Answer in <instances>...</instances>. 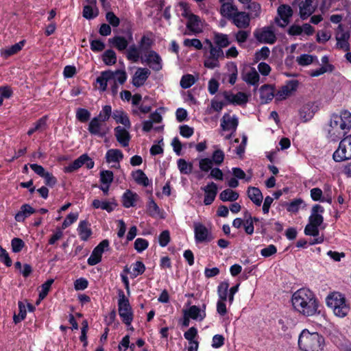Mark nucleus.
<instances>
[{
	"label": "nucleus",
	"mask_w": 351,
	"mask_h": 351,
	"mask_svg": "<svg viewBox=\"0 0 351 351\" xmlns=\"http://www.w3.org/2000/svg\"><path fill=\"white\" fill-rule=\"evenodd\" d=\"M291 302L294 309L306 317L319 313V302L313 292L308 289L296 291L292 295Z\"/></svg>",
	"instance_id": "1"
},
{
	"label": "nucleus",
	"mask_w": 351,
	"mask_h": 351,
	"mask_svg": "<svg viewBox=\"0 0 351 351\" xmlns=\"http://www.w3.org/2000/svg\"><path fill=\"white\" fill-rule=\"evenodd\" d=\"M351 128V113L343 110L340 114H333L327 125V137L335 141L344 136Z\"/></svg>",
	"instance_id": "2"
},
{
	"label": "nucleus",
	"mask_w": 351,
	"mask_h": 351,
	"mask_svg": "<svg viewBox=\"0 0 351 351\" xmlns=\"http://www.w3.org/2000/svg\"><path fill=\"white\" fill-rule=\"evenodd\" d=\"M298 346L302 351H322L325 340L318 332H310L304 329L299 336Z\"/></svg>",
	"instance_id": "3"
},
{
	"label": "nucleus",
	"mask_w": 351,
	"mask_h": 351,
	"mask_svg": "<svg viewBox=\"0 0 351 351\" xmlns=\"http://www.w3.org/2000/svg\"><path fill=\"white\" fill-rule=\"evenodd\" d=\"M110 118V106H105L97 117L93 118L88 125V131L99 136H104L108 130L106 121Z\"/></svg>",
	"instance_id": "4"
},
{
	"label": "nucleus",
	"mask_w": 351,
	"mask_h": 351,
	"mask_svg": "<svg viewBox=\"0 0 351 351\" xmlns=\"http://www.w3.org/2000/svg\"><path fill=\"white\" fill-rule=\"evenodd\" d=\"M326 304L333 309L335 315L340 317H345L350 311V306L346 304L344 295L338 292L329 295L326 298Z\"/></svg>",
	"instance_id": "5"
},
{
	"label": "nucleus",
	"mask_w": 351,
	"mask_h": 351,
	"mask_svg": "<svg viewBox=\"0 0 351 351\" xmlns=\"http://www.w3.org/2000/svg\"><path fill=\"white\" fill-rule=\"evenodd\" d=\"M336 162L351 159V135L343 138L339 143L338 149L332 155Z\"/></svg>",
	"instance_id": "6"
},
{
	"label": "nucleus",
	"mask_w": 351,
	"mask_h": 351,
	"mask_svg": "<svg viewBox=\"0 0 351 351\" xmlns=\"http://www.w3.org/2000/svg\"><path fill=\"white\" fill-rule=\"evenodd\" d=\"M350 37V32L348 31H344L343 25L339 24L335 32L337 48L343 49L344 51H348L350 50V44L348 42Z\"/></svg>",
	"instance_id": "7"
},
{
	"label": "nucleus",
	"mask_w": 351,
	"mask_h": 351,
	"mask_svg": "<svg viewBox=\"0 0 351 351\" xmlns=\"http://www.w3.org/2000/svg\"><path fill=\"white\" fill-rule=\"evenodd\" d=\"M195 240L198 243H208L213 240L214 237L210 231L202 223L194 224Z\"/></svg>",
	"instance_id": "8"
},
{
	"label": "nucleus",
	"mask_w": 351,
	"mask_h": 351,
	"mask_svg": "<svg viewBox=\"0 0 351 351\" xmlns=\"http://www.w3.org/2000/svg\"><path fill=\"white\" fill-rule=\"evenodd\" d=\"M254 37L261 43L274 44L276 36L271 27H265L254 32Z\"/></svg>",
	"instance_id": "9"
},
{
	"label": "nucleus",
	"mask_w": 351,
	"mask_h": 351,
	"mask_svg": "<svg viewBox=\"0 0 351 351\" xmlns=\"http://www.w3.org/2000/svg\"><path fill=\"white\" fill-rule=\"evenodd\" d=\"M299 85V82L296 80H289L287 84L282 86L276 93V100L282 101L285 99L288 96L296 90Z\"/></svg>",
	"instance_id": "10"
},
{
	"label": "nucleus",
	"mask_w": 351,
	"mask_h": 351,
	"mask_svg": "<svg viewBox=\"0 0 351 351\" xmlns=\"http://www.w3.org/2000/svg\"><path fill=\"white\" fill-rule=\"evenodd\" d=\"M109 245L108 240L102 241L93 251L91 255L88 258V264L89 265H95L101 261V255L104 250Z\"/></svg>",
	"instance_id": "11"
},
{
	"label": "nucleus",
	"mask_w": 351,
	"mask_h": 351,
	"mask_svg": "<svg viewBox=\"0 0 351 351\" xmlns=\"http://www.w3.org/2000/svg\"><path fill=\"white\" fill-rule=\"evenodd\" d=\"M202 189L204 191V204L206 206L212 204L217 194V185L211 182Z\"/></svg>",
	"instance_id": "12"
},
{
	"label": "nucleus",
	"mask_w": 351,
	"mask_h": 351,
	"mask_svg": "<svg viewBox=\"0 0 351 351\" xmlns=\"http://www.w3.org/2000/svg\"><path fill=\"white\" fill-rule=\"evenodd\" d=\"M145 62L154 71H159L162 68V58L160 55L154 50L149 51Z\"/></svg>",
	"instance_id": "13"
},
{
	"label": "nucleus",
	"mask_w": 351,
	"mask_h": 351,
	"mask_svg": "<svg viewBox=\"0 0 351 351\" xmlns=\"http://www.w3.org/2000/svg\"><path fill=\"white\" fill-rule=\"evenodd\" d=\"M130 128L117 126L114 128V136L118 143L123 147H128L131 138L129 133Z\"/></svg>",
	"instance_id": "14"
},
{
	"label": "nucleus",
	"mask_w": 351,
	"mask_h": 351,
	"mask_svg": "<svg viewBox=\"0 0 351 351\" xmlns=\"http://www.w3.org/2000/svg\"><path fill=\"white\" fill-rule=\"evenodd\" d=\"M150 73V71L147 68H138L132 77L133 86L137 88L143 86Z\"/></svg>",
	"instance_id": "15"
},
{
	"label": "nucleus",
	"mask_w": 351,
	"mask_h": 351,
	"mask_svg": "<svg viewBox=\"0 0 351 351\" xmlns=\"http://www.w3.org/2000/svg\"><path fill=\"white\" fill-rule=\"evenodd\" d=\"M261 104H268L276 97L275 87L271 84H264L259 89Z\"/></svg>",
	"instance_id": "16"
},
{
	"label": "nucleus",
	"mask_w": 351,
	"mask_h": 351,
	"mask_svg": "<svg viewBox=\"0 0 351 351\" xmlns=\"http://www.w3.org/2000/svg\"><path fill=\"white\" fill-rule=\"evenodd\" d=\"M118 313L123 323L126 326L131 325L134 319V314L130 304L129 305L119 306L118 307Z\"/></svg>",
	"instance_id": "17"
},
{
	"label": "nucleus",
	"mask_w": 351,
	"mask_h": 351,
	"mask_svg": "<svg viewBox=\"0 0 351 351\" xmlns=\"http://www.w3.org/2000/svg\"><path fill=\"white\" fill-rule=\"evenodd\" d=\"M232 20L233 24L238 28L244 29L250 25V14L245 12H237Z\"/></svg>",
	"instance_id": "18"
},
{
	"label": "nucleus",
	"mask_w": 351,
	"mask_h": 351,
	"mask_svg": "<svg viewBox=\"0 0 351 351\" xmlns=\"http://www.w3.org/2000/svg\"><path fill=\"white\" fill-rule=\"evenodd\" d=\"M238 124V119L235 116L231 117L230 114L227 113L223 116L221 120V127L224 131L232 130L235 132Z\"/></svg>",
	"instance_id": "19"
},
{
	"label": "nucleus",
	"mask_w": 351,
	"mask_h": 351,
	"mask_svg": "<svg viewBox=\"0 0 351 351\" xmlns=\"http://www.w3.org/2000/svg\"><path fill=\"white\" fill-rule=\"evenodd\" d=\"M202 310L195 305L189 307L188 310L184 311V314L189 315L191 319L199 321L203 320L206 317V304H203Z\"/></svg>",
	"instance_id": "20"
},
{
	"label": "nucleus",
	"mask_w": 351,
	"mask_h": 351,
	"mask_svg": "<svg viewBox=\"0 0 351 351\" xmlns=\"http://www.w3.org/2000/svg\"><path fill=\"white\" fill-rule=\"evenodd\" d=\"M96 0H86V4L83 8V16L86 19H92L98 15V10L96 7Z\"/></svg>",
	"instance_id": "21"
},
{
	"label": "nucleus",
	"mask_w": 351,
	"mask_h": 351,
	"mask_svg": "<svg viewBox=\"0 0 351 351\" xmlns=\"http://www.w3.org/2000/svg\"><path fill=\"white\" fill-rule=\"evenodd\" d=\"M188 19L186 23L187 29L194 33H199L202 31L200 27V18L194 14H186L184 15Z\"/></svg>",
	"instance_id": "22"
},
{
	"label": "nucleus",
	"mask_w": 351,
	"mask_h": 351,
	"mask_svg": "<svg viewBox=\"0 0 351 351\" xmlns=\"http://www.w3.org/2000/svg\"><path fill=\"white\" fill-rule=\"evenodd\" d=\"M111 117H112L117 123L121 124L126 128H131V122L128 116V114L123 110H114L113 113H111Z\"/></svg>",
	"instance_id": "23"
},
{
	"label": "nucleus",
	"mask_w": 351,
	"mask_h": 351,
	"mask_svg": "<svg viewBox=\"0 0 351 351\" xmlns=\"http://www.w3.org/2000/svg\"><path fill=\"white\" fill-rule=\"evenodd\" d=\"M278 14L280 19L284 21L285 24H279L280 27H285V25L289 22V19L293 14V10L289 5H280L277 10Z\"/></svg>",
	"instance_id": "24"
},
{
	"label": "nucleus",
	"mask_w": 351,
	"mask_h": 351,
	"mask_svg": "<svg viewBox=\"0 0 351 351\" xmlns=\"http://www.w3.org/2000/svg\"><path fill=\"white\" fill-rule=\"evenodd\" d=\"M247 196L256 206H259L263 202V196L261 190L255 186H249L247 191Z\"/></svg>",
	"instance_id": "25"
},
{
	"label": "nucleus",
	"mask_w": 351,
	"mask_h": 351,
	"mask_svg": "<svg viewBox=\"0 0 351 351\" xmlns=\"http://www.w3.org/2000/svg\"><path fill=\"white\" fill-rule=\"evenodd\" d=\"M77 232L81 240L86 241L92 235V230L90 224L87 221H82L77 227Z\"/></svg>",
	"instance_id": "26"
},
{
	"label": "nucleus",
	"mask_w": 351,
	"mask_h": 351,
	"mask_svg": "<svg viewBox=\"0 0 351 351\" xmlns=\"http://www.w3.org/2000/svg\"><path fill=\"white\" fill-rule=\"evenodd\" d=\"M110 81V70L101 73L100 75L96 79L95 88L100 92H104L107 88V85Z\"/></svg>",
	"instance_id": "27"
},
{
	"label": "nucleus",
	"mask_w": 351,
	"mask_h": 351,
	"mask_svg": "<svg viewBox=\"0 0 351 351\" xmlns=\"http://www.w3.org/2000/svg\"><path fill=\"white\" fill-rule=\"evenodd\" d=\"M312 3L313 0H305L300 5V16L302 20L307 19L314 12Z\"/></svg>",
	"instance_id": "28"
},
{
	"label": "nucleus",
	"mask_w": 351,
	"mask_h": 351,
	"mask_svg": "<svg viewBox=\"0 0 351 351\" xmlns=\"http://www.w3.org/2000/svg\"><path fill=\"white\" fill-rule=\"evenodd\" d=\"M313 107L314 104L313 103H308L300 109L299 114L304 122H306L313 117L315 114Z\"/></svg>",
	"instance_id": "29"
},
{
	"label": "nucleus",
	"mask_w": 351,
	"mask_h": 351,
	"mask_svg": "<svg viewBox=\"0 0 351 351\" xmlns=\"http://www.w3.org/2000/svg\"><path fill=\"white\" fill-rule=\"evenodd\" d=\"M132 176L134 181L139 185L145 187L152 186V182L150 181L146 174L141 169H138L132 171Z\"/></svg>",
	"instance_id": "30"
},
{
	"label": "nucleus",
	"mask_w": 351,
	"mask_h": 351,
	"mask_svg": "<svg viewBox=\"0 0 351 351\" xmlns=\"http://www.w3.org/2000/svg\"><path fill=\"white\" fill-rule=\"evenodd\" d=\"M242 80L245 82L247 84L255 86H258V82L260 80V76L258 72L256 71L254 68H251L250 71L244 74L242 73L241 74Z\"/></svg>",
	"instance_id": "31"
},
{
	"label": "nucleus",
	"mask_w": 351,
	"mask_h": 351,
	"mask_svg": "<svg viewBox=\"0 0 351 351\" xmlns=\"http://www.w3.org/2000/svg\"><path fill=\"white\" fill-rule=\"evenodd\" d=\"M99 182L98 187L103 191L104 194H107L110 189V171L108 170L101 171ZM97 187V185H94Z\"/></svg>",
	"instance_id": "32"
},
{
	"label": "nucleus",
	"mask_w": 351,
	"mask_h": 351,
	"mask_svg": "<svg viewBox=\"0 0 351 351\" xmlns=\"http://www.w3.org/2000/svg\"><path fill=\"white\" fill-rule=\"evenodd\" d=\"M36 212L29 204H23L21 206L20 210L15 215V220L19 222L23 221L25 218L34 214Z\"/></svg>",
	"instance_id": "33"
},
{
	"label": "nucleus",
	"mask_w": 351,
	"mask_h": 351,
	"mask_svg": "<svg viewBox=\"0 0 351 351\" xmlns=\"http://www.w3.org/2000/svg\"><path fill=\"white\" fill-rule=\"evenodd\" d=\"M237 12H239L238 9L233 3H223L220 8L221 14L228 19H232Z\"/></svg>",
	"instance_id": "34"
},
{
	"label": "nucleus",
	"mask_w": 351,
	"mask_h": 351,
	"mask_svg": "<svg viewBox=\"0 0 351 351\" xmlns=\"http://www.w3.org/2000/svg\"><path fill=\"white\" fill-rule=\"evenodd\" d=\"M24 45V40L20 41L18 43H16L10 47H8L6 49H3L1 51V55L3 56L5 58H8L12 55H14L22 49Z\"/></svg>",
	"instance_id": "35"
},
{
	"label": "nucleus",
	"mask_w": 351,
	"mask_h": 351,
	"mask_svg": "<svg viewBox=\"0 0 351 351\" xmlns=\"http://www.w3.org/2000/svg\"><path fill=\"white\" fill-rule=\"evenodd\" d=\"M138 195L128 190L123 196V205L125 208L133 207L136 205Z\"/></svg>",
	"instance_id": "36"
},
{
	"label": "nucleus",
	"mask_w": 351,
	"mask_h": 351,
	"mask_svg": "<svg viewBox=\"0 0 351 351\" xmlns=\"http://www.w3.org/2000/svg\"><path fill=\"white\" fill-rule=\"evenodd\" d=\"M239 197V195L237 191L230 189L223 190L219 194V199L223 202H234Z\"/></svg>",
	"instance_id": "37"
},
{
	"label": "nucleus",
	"mask_w": 351,
	"mask_h": 351,
	"mask_svg": "<svg viewBox=\"0 0 351 351\" xmlns=\"http://www.w3.org/2000/svg\"><path fill=\"white\" fill-rule=\"evenodd\" d=\"M111 45L116 47L119 51H123L128 46V41L125 37L115 36L111 38Z\"/></svg>",
	"instance_id": "38"
},
{
	"label": "nucleus",
	"mask_w": 351,
	"mask_h": 351,
	"mask_svg": "<svg viewBox=\"0 0 351 351\" xmlns=\"http://www.w3.org/2000/svg\"><path fill=\"white\" fill-rule=\"evenodd\" d=\"M214 43L221 48L227 47L230 44L228 35L219 32L214 35Z\"/></svg>",
	"instance_id": "39"
},
{
	"label": "nucleus",
	"mask_w": 351,
	"mask_h": 351,
	"mask_svg": "<svg viewBox=\"0 0 351 351\" xmlns=\"http://www.w3.org/2000/svg\"><path fill=\"white\" fill-rule=\"evenodd\" d=\"M178 169L181 174L189 175L193 171V164L188 162L183 158H180L177 161Z\"/></svg>",
	"instance_id": "40"
},
{
	"label": "nucleus",
	"mask_w": 351,
	"mask_h": 351,
	"mask_svg": "<svg viewBox=\"0 0 351 351\" xmlns=\"http://www.w3.org/2000/svg\"><path fill=\"white\" fill-rule=\"evenodd\" d=\"M140 48L137 47L135 45H132L129 47L126 52V58L128 60H131L134 62L138 61L140 58Z\"/></svg>",
	"instance_id": "41"
},
{
	"label": "nucleus",
	"mask_w": 351,
	"mask_h": 351,
	"mask_svg": "<svg viewBox=\"0 0 351 351\" xmlns=\"http://www.w3.org/2000/svg\"><path fill=\"white\" fill-rule=\"evenodd\" d=\"M154 44V41L149 37L143 35L139 42V48L141 52L149 53Z\"/></svg>",
	"instance_id": "42"
},
{
	"label": "nucleus",
	"mask_w": 351,
	"mask_h": 351,
	"mask_svg": "<svg viewBox=\"0 0 351 351\" xmlns=\"http://www.w3.org/2000/svg\"><path fill=\"white\" fill-rule=\"evenodd\" d=\"M229 288V283L228 282H221L217 287V294L219 300L226 301L228 300V291Z\"/></svg>",
	"instance_id": "43"
},
{
	"label": "nucleus",
	"mask_w": 351,
	"mask_h": 351,
	"mask_svg": "<svg viewBox=\"0 0 351 351\" xmlns=\"http://www.w3.org/2000/svg\"><path fill=\"white\" fill-rule=\"evenodd\" d=\"M83 162L84 160L82 154L79 158L75 159L73 162L65 167L64 171L66 173H72L80 168L83 165Z\"/></svg>",
	"instance_id": "44"
},
{
	"label": "nucleus",
	"mask_w": 351,
	"mask_h": 351,
	"mask_svg": "<svg viewBox=\"0 0 351 351\" xmlns=\"http://www.w3.org/2000/svg\"><path fill=\"white\" fill-rule=\"evenodd\" d=\"M196 82V79L191 74L184 75L180 80V86L184 89H187L192 86Z\"/></svg>",
	"instance_id": "45"
},
{
	"label": "nucleus",
	"mask_w": 351,
	"mask_h": 351,
	"mask_svg": "<svg viewBox=\"0 0 351 351\" xmlns=\"http://www.w3.org/2000/svg\"><path fill=\"white\" fill-rule=\"evenodd\" d=\"M127 80V74L125 71L117 70L113 72L111 71V80L114 82H118L120 84H123Z\"/></svg>",
	"instance_id": "46"
},
{
	"label": "nucleus",
	"mask_w": 351,
	"mask_h": 351,
	"mask_svg": "<svg viewBox=\"0 0 351 351\" xmlns=\"http://www.w3.org/2000/svg\"><path fill=\"white\" fill-rule=\"evenodd\" d=\"M322 191L319 188H313L311 190V197L313 201H319L322 202H328V203L331 204V198L326 199L324 197H322Z\"/></svg>",
	"instance_id": "47"
},
{
	"label": "nucleus",
	"mask_w": 351,
	"mask_h": 351,
	"mask_svg": "<svg viewBox=\"0 0 351 351\" xmlns=\"http://www.w3.org/2000/svg\"><path fill=\"white\" fill-rule=\"evenodd\" d=\"M247 5L246 8L250 11V14L252 17H258L261 13V5L260 3L250 1V3H245Z\"/></svg>",
	"instance_id": "48"
},
{
	"label": "nucleus",
	"mask_w": 351,
	"mask_h": 351,
	"mask_svg": "<svg viewBox=\"0 0 351 351\" xmlns=\"http://www.w3.org/2000/svg\"><path fill=\"white\" fill-rule=\"evenodd\" d=\"M224 158V152L221 149H217L213 152L210 159L214 165L219 166L223 162Z\"/></svg>",
	"instance_id": "49"
},
{
	"label": "nucleus",
	"mask_w": 351,
	"mask_h": 351,
	"mask_svg": "<svg viewBox=\"0 0 351 351\" xmlns=\"http://www.w3.org/2000/svg\"><path fill=\"white\" fill-rule=\"evenodd\" d=\"M213 165V161L209 158H204L199 161V167L200 170L204 172L211 171Z\"/></svg>",
	"instance_id": "50"
},
{
	"label": "nucleus",
	"mask_w": 351,
	"mask_h": 351,
	"mask_svg": "<svg viewBox=\"0 0 351 351\" xmlns=\"http://www.w3.org/2000/svg\"><path fill=\"white\" fill-rule=\"evenodd\" d=\"M149 246V242L147 239L143 238H138L135 240L134 247L138 252L141 253L145 250Z\"/></svg>",
	"instance_id": "51"
},
{
	"label": "nucleus",
	"mask_w": 351,
	"mask_h": 351,
	"mask_svg": "<svg viewBox=\"0 0 351 351\" xmlns=\"http://www.w3.org/2000/svg\"><path fill=\"white\" fill-rule=\"evenodd\" d=\"M233 104L241 106L248 101V97L246 93L239 92L236 95H232Z\"/></svg>",
	"instance_id": "52"
},
{
	"label": "nucleus",
	"mask_w": 351,
	"mask_h": 351,
	"mask_svg": "<svg viewBox=\"0 0 351 351\" xmlns=\"http://www.w3.org/2000/svg\"><path fill=\"white\" fill-rule=\"evenodd\" d=\"M270 54V50L269 47L264 46L260 50L256 51L254 55V59L256 62H258L261 60H266L268 58Z\"/></svg>",
	"instance_id": "53"
},
{
	"label": "nucleus",
	"mask_w": 351,
	"mask_h": 351,
	"mask_svg": "<svg viewBox=\"0 0 351 351\" xmlns=\"http://www.w3.org/2000/svg\"><path fill=\"white\" fill-rule=\"evenodd\" d=\"M145 271V266L142 261H136L132 264V275L136 277L143 274Z\"/></svg>",
	"instance_id": "54"
},
{
	"label": "nucleus",
	"mask_w": 351,
	"mask_h": 351,
	"mask_svg": "<svg viewBox=\"0 0 351 351\" xmlns=\"http://www.w3.org/2000/svg\"><path fill=\"white\" fill-rule=\"evenodd\" d=\"M19 312L17 315H14L13 320L15 324H18L23 320L26 317V309L25 305L21 302H19Z\"/></svg>",
	"instance_id": "55"
},
{
	"label": "nucleus",
	"mask_w": 351,
	"mask_h": 351,
	"mask_svg": "<svg viewBox=\"0 0 351 351\" xmlns=\"http://www.w3.org/2000/svg\"><path fill=\"white\" fill-rule=\"evenodd\" d=\"M170 232L169 230H163L158 237L159 245L164 247H166L170 242Z\"/></svg>",
	"instance_id": "56"
},
{
	"label": "nucleus",
	"mask_w": 351,
	"mask_h": 351,
	"mask_svg": "<svg viewBox=\"0 0 351 351\" xmlns=\"http://www.w3.org/2000/svg\"><path fill=\"white\" fill-rule=\"evenodd\" d=\"M90 117V113L89 111L85 108H78L76 112V117L77 119L82 122H86Z\"/></svg>",
	"instance_id": "57"
},
{
	"label": "nucleus",
	"mask_w": 351,
	"mask_h": 351,
	"mask_svg": "<svg viewBox=\"0 0 351 351\" xmlns=\"http://www.w3.org/2000/svg\"><path fill=\"white\" fill-rule=\"evenodd\" d=\"M296 61L300 66H307L313 62V57L309 54H302L297 57Z\"/></svg>",
	"instance_id": "58"
},
{
	"label": "nucleus",
	"mask_w": 351,
	"mask_h": 351,
	"mask_svg": "<svg viewBox=\"0 0 351 351\" xmlns=\"http://www.w3.org/2000/svg\"><path fill=\"white\" fill-rule=\"evenodd\" d=\"M184 45L185 47H193L194 48H195L196 49H198V50L202 49L203 47L202 42L198 38H193V39L186 38L184 40Z\"/></svg>",
	"instance_id": "59"
},
{
	"label": "nucleus",
	"mask_w": 351,
	"mask_h": 351,
	"mask_svg": "<svg viewBox=\"0 0 351 351\" xmlns=\"http://www.w3.org/2000/svg\"><path fill=\"white\" fill-rule=\"evenodd\" d=\"M197 336V329L192 326L184 333V338L189 341L190 343L197 341L195 338Z\"/></svg>",
	"instance_id": "60"
},
{
	"label": "nucleus",
	"mask_w": 351,
	"mask_h": 351,
	"mask_svg": "<svg viewBox=\"0 0 351 351\" xmlns=\"http://www.w3.org/2000/svg\"><path fill=\"white\" fill-rule=\"evenodd\" d=\"M276 252L277 247L274 245L270 244L261 250V255L265 258H268L276 254Z\"/></svg>",
	"instance_id": "61"
},
{
	"label": "nucleus",
	"mask_w": 351,
	"mask_h": 351,
	"mask_svg": "<svg viewBox=\"0 0 351 351\" xmlns=\"http://www.w3.org/2000/svg\"><path fill=\"white\" fill-rule=\"evenodd\" d=\"M210 59H217L219 60L220 58H223L224 54L222 48L217 47H212L210 49Z\"/></svg>",
	"instance_id": "62"
},
{
	"label": "nucleus",
	"mask_w": 351,
	"mask_h": 351,
	"mask_svg": "<svg viewBox=\"0 0 351 351\" xmlns=\"http://www.w3.org/2000/svg\"><path fill=\"white\" fill-rule=\"evenodd\" d=\"M53 282V280L49 279V280H47L44 284L42 285L41 291L39 293L40 299L43 300L47 296Z\"/></svg>",
	"instance_id": "63"
},
{
	"label": "nucleus",
	"mask_w": 351,
	"mask_h": 351,
	"mask_svg": "<svg viewBox=\"0 0 351 351\" xmlns=\"http://www.w3.org/2000/svg\"><path fill=\"white\" fill-rule=\"evenodd\" d=\"M304 234L306 235L316 237L319 236V230L317 226L308 223L304 228Z\"/></svg>",
	"instance_id": "64"
}]
</instances>
